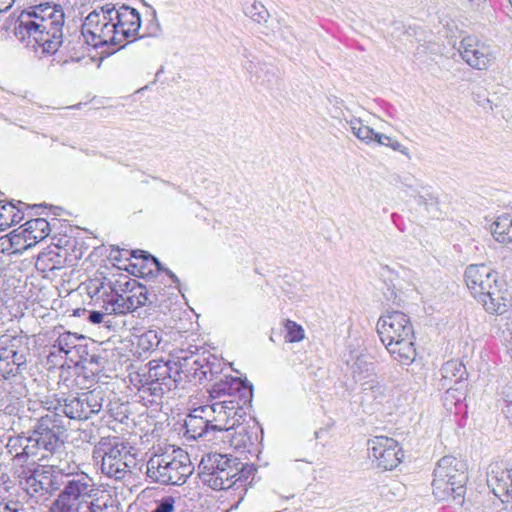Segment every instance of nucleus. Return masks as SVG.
<instances>
[{
  "mask_svg": "<svg viewBox=\"0 0 512 512\" xmlns=\"http://www.w3.org/2000/svg\"><path fill=\"white\" fill-rule=\"evenodd\" d=\"M201 356L194 351L180 349L173 354V360H151L129 373L130 383L137 389L140 401L146 406H159L164 394L175 389L182 375L190 381L200 382V370L195 357Z\"/></svg>",
  "mask_w": 512,
  "mask_h": 512,
  "instance_id": "obj_3",
  "label": "nucleus"
},
{
  "mask_svg": "<svg viewBox=\"0 0 512 512\" xmlns=\"http://www.w3.org/2000/svg\"><path fill=\"white\" fill-rule=\"evenodd\" d=\"M63 477L57 498L50 512H82L96 493V484L92 477L72 462L63 464Z\"/></svg>",
  "mask_w": 512,
  "mask_h": 512,
  "instance_id": "obj_5",
  "label": "nucleus"
},
{
  "mask_svg": "<svg viewBox=\"0 0 512 512\" xmlns=\"http://www.w3.org/2000/svg\"><path fill=\"white\" fill-rule=\"evenodd\" d=\"M175 498L167 496L162 498L157 507L152 512H173L174 511Z\"/></svg>",
  "mask_w": 512,
  "mask_h": 512,
  "instance_id": "obj_48",
  "label": "nucleus"
},
{
  "mask_svg": "<svg viewBox=\"0 0 512 512\" xmlns=\"http://www.w3.org/2000/svg\"><path fill=\"white\" fill-rule=\"evenodd\" d=\"M352 375L356 382L361 384L373 377H376V365L363 357H358L352 366Z\"/></svg>",
  "mask_w": 512,
  "mask_h": 512,
  "instance_id": "obj_34",
  "label": "nucleus"
},
{
  "mask_svg": "<svg viewBox=\"0 0 512 512\" xmlns=\"http://www.w3.org/2000/svg\"><path fill=\"white\" fill-rule=\"evenodd\" d=\"M11 240H13V248L16 254L21 253L23 250H26L32 247L30 240H28V235L24 233V229L19 231L13 230L11 233L7 234Z\"/></svg>",
  "mask_w": 512,
  "mask_h": 512,
  "instance_id": "obj_40",
  "label": "nucleus"
},
{
  "mask_svg": "<svg viewBox=\"0 0 512 512\" xmlns=\"http://www.w3.org/2000/svg\"><path fill=\"white\" fill-rule=\"evenodd\" d=\"M12 244H13V240H11L8 235L1 236L0 237V253L16 254Z\"/></svg>",
  "mask_w": 512,
  "mask_h": 512,
  "instance_id": "obj_51",
  "label": "nucleus"
},
{
  "mask_svg": "<svg viewBox=\"0 0 512 512\" xmlns=\"http://www.w3.org/2000/svg\"><path fill=\"white\" fill-rule=\"evenodd\" d=\"M161 271L165 272L166 275L172 281V283L175 284L176 288H178V290L181 291V289H180L181 283H180L179 278L171 270H169L167 268H164L163 266H162V270Z\"/></svg>",
  "mask_w": 512,
  "mask_h": 512,
  "instance_id": "obj_60",
  "label": "nucleus"
},
{
  "mask_svg": "<svg viewBox=\"0 0 512 512\" xmlns=\"http://www.w3.org/2000/svg\"><path fill=\"white\" fill-rule=\"evenodd\" d=\"M5 371H0V383L1 387H3L5 390L8 391L9 394L13 396V391L11 389L12 383L8 381V379H5Z\"/></svg>",
  "mask_w": 512,
  "mask_h": 512,
  "instance_id": "obj_59",
  "label": "nucleus"
},
{
  "mask_svg": "<svg viewBox=\"0 0 512 512\" xmlns=\"http://www.w3.org/2000/svg\"><path fill=\"white\" fill-rule=\"evenodd\" d=\"M14 2L15 0H0V13L10 9Z\"/></svg>",
  "mask_w": 512,
  "mask_h": 512,
  "instance_id": "obj_61",
  "label": "nucleus"
},
{
  "mask_svg": "<svg viewBox=\"0 0 512 512\" xmlns=\"http://www.w3.org/2000/svg\"><path fill=\"white\" fill-rule=\"evenodd\" d=\"M82 512H109V508L105 504H99L90 499Z\"/></svg>",
  "mask_w": 512,
  "mask_h": 512,
  "instance_id": "obj_55",
  "label": "nucleus"
},
{
  "mask_svg": "<svg viewBox=\"0 0 512 512\" xmlns=\"http://www.w3.org/2000/svg\"><path fill=\"white\" fill-rule=\"evenodd\" d=\"M464 278L467 288L475 299L499 283L497 273L485 264L469 265L465 270Z\"/></svg>",
  "mask_w": 512,
  "mask_h": 512,
  "instance_id": "obj_18",
  "label": "nucleus"
},
{
  "mask_svg": "<svg viewBox=\"0 0 512 512\" xmlns=\"http://www.w3.org/2000/svg\"><path fill=\"white\" fill-rule=\"evenodd\" d=\"M24 233L28 235L32 246L38 241L45 239L50 233V224L44 218H36L27 221L23 225Z\"/></svg>",
  "mask_w": 512,
  "mask_h": 512,
  "instance_id": "obj_29",
  "label": "nucleus"
},
{
  "mask_svg": "<svg viewBox=\"0 0 512 512\" xmlns=\"http://www.w3.org/2000/svg\"><path fill=\"white\" fill-rule=\"evenodd\" d=\"M211 356L212 355H208V356L201 355V356L195 357V364L198 367L197 369L200 370V372H201V374H199L200 382L203 380L209 379L210 372L208 371V369H209L208 367L211 364Z\"/></svg>",
  "mask_w": 512,
  "mask_h": 512,
  "instance_id": "obj_44",
  "label": "nucleus"
},
{
  "mask_svg": "<svg viewBox=\"0 0 512 512\" xmlns=\"http://www.w3.org/2000/svg\"><path fill=\"white\" fill-rule=\"evenodd\" d=\"M139 27L138 10L125 4H105L87 15L81 35L69 40L54 61L61 65L79 62L89 50L88 46L122 45L130 38L135 39Z\"/></svg>",
  "mask_w": 512,
  "mask_h": 512,
  "instance_id": "obj_1",
  "label": "nucleus"
},
{
  "mask_svg": "<svg viewBox=\"0 0 512 512\" xmlns=\"http://www.w3.org/2000/svg\"><path fill=\"white\" fill-rule=\"evenodd\" d=\"M490 314H503L507 311L511 297L502 284H496L476 298Z\"/></svg>",
  "mask_w": 512,
  "mask_h": 512,
  "instance_id": "obj_21",
  "label": "nucleus"
},
{
  "mask_svg": "<svg viewBox=\"0 0 512 512\" xmlns=\"http://www.w3.org/2000/svg\"><path fill=\"white\" fill-rule=\"evenodd\" d=\"M433 493L440 499L452 497L463 500L468 481L466 463L454 456H444L438 462L433 472Z\"/></svg>",
  "mask_w": 512,
  "mask_h": 512,
  "instance_id": "obj_10",
  "label": "nucleus"
},
{
  "mask_svg": "<svg viewBox=\"0 0 512 512\" xmlns=\"http://www.w3.org/2000/svg\"><path fill=\"white\" fill-rule=\"evenodd\" d=\"M442 386L460 383L468 376L465 365L459 360H449L441 367Z\"/></svg>",
  "mask_w": 512,
  "mask_h": 512,
  "instance_id": "obj_27",
  "label": "nucleus"
},
{
  "mask_svg": "<svg viewBox=\"0 0 512 512\" xmlns=\"http://www.w3.org/2000/svg\"><path fill=\"white\" fill-rule=\"evenodd\" d=\"M389 148H391L393 151H396V152H399L401 153L402 155H404L407 159H411V154L409 152V149L404 146L400 141H398L397 139H392L390 144L387 146Z\"/></svg>",
  "mask_w": 512,
  "mask_h": 512,
  "instance_id": "obj_52",
  "label": "nucleus"
},
{
  "mask_svg": "<svg viewBox=\"0 0 512 512\" xmlns=\"http://www.w3.org/2000/svg\"><path fill=\"white\" fill-rule=\"evenodd\" d=\"M209 409L207 406L194 409L185 419L183 428L188 439L196 440L201 437H207L211 431H218L212 428L213 420H209Z\"/></svg>",
  "mask_w": 512,
  "mask_h": 512,
  "instance_id": "obj_20",
  "label": "nucleus"
},
{
  "mask_svg": "<svg viewBox=\"0 0 512 512\" xmlns=\"http://www.w3.org/2000/svg\"><path fill=\"white\" fill-rule=\"evenodd\" d=\"M434 197L431 194L426 195H418L417 196V202L418 204H428L429 201H433Z\"/></svg>",
  "mask_w": 512,
  "mask_h": 512,
  "instance_id": "obj_62",
  "label": "nucleus"
},
{
  "mask_svg": "<svg viewBox=\"0 0 512 512\" xmlns=\"http://www.w3.org/2000/svg\"><path fill=\"white\" fill-rule=\"evenodd\" d=\"M103 295H106L107 298L103 300L104 304L102 306L101 313L104 315L106 319H111L110 316L118 315V313L115 308V304H113L110 294L105 290L103 292Z\"/></svg>",
  "mask_w": 512,
  "mask_h": 512,
  "instance_id": "obj_46",
  "label": "nucleus"
},
{
  "mask_svg": "<svg viewBox=\"0 0 512 512\" xmlns=\"http://www.w3.org/2000/svg\"><path fill=\"white\" fill-rule=\"evenodd\" d=\"M285 340L289 343L300 342L305 337L304 329L295 321L286 320L284 323Z\"/></svg>",
  "mask_w": 512,
  "mask_h": 512,
  "instance_id": "obj_39",
  "label": "nucleus"
},
{
  "mask_svg": "<svg viewBox=\"0 0 512 512\" xmlns=\"http://www.w3.org/2000/svg\"><path fill=\"white\" fill-rule=\"evenodd\" d=\"M208 368H209L208 371L210 372L208 380H213L216 375L221 373L222 363L214 355H212L211 356V364Z\"/></svg>",
  "mask_w": 512,
  "mask_h": 512,
  "instance_id": "obj_53",
  "label": "nucleus"
},
{
  "mask_svg": "<svg viewBox=\"0 0 512 512\" xmlns=\"http://www.w3.org/2000/svg\"><path fill=\"white\" fill-rule=\"evenodd\" d=\"M65 260L66 255H62L60 253V247L55 245L39 253L35 262V268L44 278H47L56 270L63 268Z\"/></svg>",
  "mask_w": 512,
  "mask_h": 512,
  "instance_id": "obj_22",
  "label": "nucleus"
},
{
  "mask_svg": "<svg viewBox=\"0 0 512 512\" xmlns=\"http://www.w3.org/2000/svg\"><path fill=\"white\" fill-rule=\"evenodd\" d=\"M346 126L349 128L351 133L361 142L370 145L373 143L374 130L365 125L360 118L350 116V119H346Z\"/></svg>",
  "mask_w": 512,
  "mask_h": 512,
  "instance_id": "obj_33",
  "label": "nucleus"
},
{
  "mask_svg": "<svg viewBox=\"0 0 512 512\" xmlns=\"http://www.w3.org/2000/svg\"><path fill=\"white\" fill-rule=\"evenodd\" d=\"M377 333L390 357L403 366L417 356L415 332L410 317L402 311H386L377 321Z\"/></svg>",
  "mask_w": 512,
  "mask_h": 512,
  "instance_id": "obj_4",
  "label": "nucleus"
},
{
  "mask_svg": "<svg viewBox=\"0 0 512 512\" xmlns=\"http://www.w3.org/2000/svg\"><path fill=\"white\" fill-rule=\"evenodd\" d=\"M194 465L189 454L181 448L167 449L154 454L147 462V477L161 485H182L192 475Z\"/></svg>",
  "mask_w": 512,
  "mask_h": 512,
  "instance_id": "obj_7",
  "label": "nucleus"
},
{
  "mask_svg": "<svg viewBox=\"0 0 512 512\" xmlns=\"http://www.w3.org/2000/svg\"><path fill=\"white\" fill-rule=\"evenodd\" d=\"M369 457L377 467L384 470L396 468L403 458L398 442L386 436H377L368 441Z\"/></svg>",
  "mask_w": 512,
  "mask_h": 512,
  "instance_id": "obj_14",
  "label": "nucleus"
},
{
  "mask_svg": "<svg viewBox=\"0 0 512 512\" xmlns=\"http://www.w3.org/2000/svg\"><path fill=\"white\" fill-rule=\"evenodd\" d=\"M84 408L87 412V418L99 413L105 402V392L101 388H95L91 391L80 394Z\"/></svg>",
  "mask_w": 512,
  "mask_h": 512,
  "instance_id": "obj_32",
  "label": "nucleus"
},
{
  "mask_svg": "<svg viewBox=\"0 0 512 512\" xmlns=\"http://www.w3.org/2000/svg\"><path fill=\"white\" fill-rule=\"evenodd\" d=\"M31 433H20L11 435L5 445L6 453L10 456L13 467L25 468L24 464L30 458L41 457L40 448L37 446Z\"/></svg>",
  "mask_w": 512,
  "mask_h": 512,
  "instance_id": "obj_16",
  "label": "nucleus"
},
{
  "mask_svg": "<svg viewBox=\"0 0 512 512\" xmlns=\"http://www.w3.org/2000/svg\"><path fill=\"white\" fill-rule=\"evenodd\" d=\"M459 53L471 68L477 70H486L492 61L490 46L475 36H467L461 40Z\"/></svg>",
  "mask_w": 512,
  "mask_h": 512,
  "instance_id": "obj_17",
  "label": "nucleus"
},
{
  "mask_svg": "<svg viewBox=\"0 0 512 512\" xmlns=\"http://www.w3.org/2000/svg\"><path fill=\"white\" fill-rule=\"evenodd\" d=\"M232 457H229L227 454L220 453H208L203 456L199 469L203 476L215 475L218 471L225 468V466L232 460Z\"/></svg>",
  "mask_w": 512,
  "mask_h": 512,
  "instance_id": "obj_28",
  "label": "nucleus"
},
{
  "mask_svg": "<svg viewBox=\"0 0 512 512\" xmlns=\"http://www.w3.org/2000/svg\"><path fill=\"white\" fill-rule=\"evenodd\" d=\"M91 348H94V344L89 343L85 336L66 331L59 334L51 345L48 360L52 363L63 360L62 365L66 364L69 367L82 365L86 369L87 364L98 365L100 360Z\"/></svg>",
  "mask_w": 512,
  "mask_h": 512,
  "instance_id": "obj_11",
  "label": "nucleus"
},
{
  "mask_svg": "<svg viewBox=\"0 0 512 512\" xmlns=\"http://www.w3.org/2000/svg\"><path fill=\"white\" fill-rule=\"evenodd\" d=\"M109 294L115 304V308L117 310L118 315H125L128 312L127 303L125 299V295L119 294L116 290H114L111 286H109Z\"/></svg>",
  "mask_w": 512,
  "mask_h": 512,
  "instance_id": "obj_42",
  "label": "nucleus"
},
{
  "mask_svg": "<svg viewBox=\"0 0 512 512\" xmlns=\"http://www.w3.org/2000/svg\"><path fill=\"white\" fill-rule=\"evenodd\" d=\"M212 428L222 432V441L229 443L234 450L239 452H251L258 442L259 433L262 432L258 423L250 417L238 424L233 422L229 426L214 425Z\"/></svg>",
  "mask_w": 512,
  "mask_h": 512,
  "instance_id": "obj_13",
  "label": "nucleus"
},
{
  "mask_svg": "<svg viewBox=\"0 0 512 512\" xmlns=\"http://www.w3.org/2000/svg\"><path fill=\"white\" fill-rule=\"evenodd\" d=\"M399 216L397 214H392V220L394 223H396V219L398 218Z\"/></svg>",
  "mask_w": 512,
  "mask_h": 512,
  "instance_id": "obj_64",
  "label": "nucleus"
},
{
  "mask_svg": "<svg viewBox=\"0 0 512 512\" xmlns=\"http://www.w3.org/2000/svg\"><path fill=\"white\" fill-rule=\"evenodd\" d=\"M137 338V347L143 352L153 351L158 347L161 341V338L156 330L144 331Z\"/></svg>",
  "mask_w": 512,
  "mask_h": 512,
  "instance_id": "obj_38",
  "label": "nucleus"
},
{
  "mask_svg": "<svg viewBox=\"0 0 512 512\" xmlns=\"http://www.w3.org/2000/svg\"><path fill=\"white\" fill-rule=\"evenodd\" d=\"M464 399V393L458 392L457 389L452 387L447 388L446 392L442 397L443 405L445 408L454 414H458L460 412V407L462 406V400Z\"/></svg>",
  "mask_w": 512,
  "mask_h": 512,
  "instance_id": "obj_37",
  "label": "nucleus"
},
{
  "mask_svg": "<svg viewBox=\"0 0 512 512\" xmlns=\"http://www.w3.org/2000/svg\"><path fill=\"white\" fill-rule=\"evenodd\" d=\"M131 257L137 260L133 267L138 269L139 275L142 277L153 275L154 272L162 270V264L159 260L143 250L132 251Z\"/></svg>",
  "mask_w": 512,
  "mask_h": 512,
  "instance_id": "obj_26",
  "label": "nucleus"
},
{
  "mask_svg": "<svg viewBox=\"0 0 512 512\" xmlns=\"http://www.w3.org/2000/svg\"><path fill=\"white\" fill-rule=\"evenodd\" d=\"M63 464H37L33 468L16 469L19 487L31 501L44 504L50 501L60 489Z\"/></svg>",
  "mask_w": 512,
  "mask_h": 512,
  "instance_id": "obj_6",
  "label": "nucleus"
},
{
  "mask_svg": "<svg viewBox=\"0 0 512 512\" xmlns=\"http://www.w3.org/2000/svg\"><path fill=\"white\" fill-rule=\"evenodd\" d=\"M7 210L9 209V216L7 222H9V227L19 223L23 219V212L17 209L12 203L6 204Z\"/></svg>",
  "mask_w": 512,
  "mask_h": 512,
  "instance_id": "obj_49",
  "label": "nucleus"
},
{
  "mask_svg": "<svg viewBox=\"0 0 512 512\" xmlns=\"http://www.w3.org/2000/svg\"><path fill=\"white\" fill-rule=\"evenodd\" d=\"M121 255V251L117 248V249H113L110 253V256L116 260V261H119L120 260V256Z\"/></svg>",
  "mask_w": 512,
  "mask_h": 512,
  "instance_id": "obj_63",
  "label": "nucleus"
},
{
  "mask_svg": "<svg viewBox=\"0 0 512 512\" xmlns=\"http://www.w3.org/2000/svg\"><path fill=\"white\" fill-rule=\"evenodd\" d=\"M240 470L237 468V458L232 459L225 468L215 475L205 476L203 479L214 490H226L236 484L235 478Z\"/></svg>",
  "mask_w": 512,
  "mask_h": 512,
  "instance_id": "obj_23",
  "label": "nucleus"
},
{
  "mask_svg": "<svg viewBox=\"0 0 512 512\" xmlns=\"http://www.w3.org/2000/svg\"><path fill=\"white\" fill-rule=\"evenodd\" d=\"M28 354L26 336L5 334L0 337V371H5V379L12 383L11 389L15 398L25 393L20 369L26 365Z\"/></svg>",
  "mask_w": 512,
  "mask_h": 512,
  "instance_id": "obj_9",
  "label": "nucleus"
},
{
  "mask_svg": "<svg viewBox=\"0 0 512 512\" xmlns=\"http://www.w3.org/2000/svg\"><path fill=\"white\" fill-rule=\"evenodd\" d=\"M65 427L63 418L57 412H49L37 419L31 434L41 451V458L54 455L64 446Z\"/></svg>",
  "mask_w": 512,
  "mask_h": 512,
  "instance_id": "obj_12",
  "label": "nucleus"
},
{
  "mask_svg": "<svg viewBox=\"0 0 512 512\" xmlns=\"http://www.w3.org/2000/svg\"><path fill=\"white\" fill-rule=\"evenodd\" d=\"M349 109L344 105L343 100L335 98L331 109V116L341 122L346 123V119H350Z\"/></svg>",
  "mask_w": 512,
  "mask_h": 512,
  "instance_id": "obj_41",
  "label": "nucleus"
},
{
  "mask_svg": "<svg viewBox=\"0 0 512 512\" xmlns=\"http://www.w3.org/2000/svg\"><path fill=\"white\" fill-rule=\"evenodd\" d=\"M57 403L54 409L61 411L66 417L74 420L88 419L80 394L58 399Z\"/></svg>",
  "mask_w": 512,
  "mask_h": 512,
  "instance_id": "obj_25",
  "label": "nucleus"
},
{
  "mask_svg": "<svg viewBox=\"0 0 512 512\" xmlns=\"http://www.w3.org/2000/svg\"><path fill=\"white\" fill-rule=\"evenodd\" d=\"M125 299H126L127 308H128L129 313L135 311L136 309H138L140 307V302H139L138 298L136 297V295L134 294L133 290L130 291V294L125 295Z\"/></svg>",
  "mask_w": 512,
  "mask_h": 512,
  "instance_id": "obj_54",
  "label": "nucleus"
},
{
  "mask_svg": "<svg viewBox=\"0 0 512 512\" xmlns=\"http://www.w3.org/2000/svg\"><path fill=\"white\" fill-rule=\"evenodd\" d=\"M492 235L494 239L503 244L512 242V216L502 214L492 224Z\"/></svg>",
  "mask_w": 512,
  "mask_h": 512,
  "instance_id": "obj_31",
  "label": "nucleus"
},
{
  "mask_svg": "<svg viewBox=\"0 0 512 512\" xmlns=\"http://www.w3.org/2000/svg\"><path fill=\"white\" fill-rule=\"evenodd\" d=\"M244 14L257 24H265L270 18L267 8L257 0H251L243 6Z\"/></svg>",
  "mask_w": 512,
  "mask_h": 512,
  "instance_id": "obj_35",
  "label": "nucleus"
},
{
  "mask_svg": "<svg viewBox=\"0 0 512 512\" xmlns=\"http://www.w3.org/2000/svg\"><path fill=\"white\" fill-rule=\"evenodd\" d=\"M65 14L59 4L49 2L8 17L3 24L19 42L39 56L55 54L63 43Z\"/></svg>",
  "mask_w": 512,
  "mask_h": 512,
  "instance_id": "obj_2",
  "label": "nucleus"
},
{
  "mask_svg": "<svg viewBox=\"0 0 512 512\" xmlns=\"http://www.w3.org/2000/svg\"><path fill=\"white\" fill-rule=\"evenodd\" d=\"M237 468L240 470L239 474L236 476L235 481L237 482H246L248 478L257 471L256 467L253 464H243L237 460Z\"/></svg>",
  "mask_w": 512,
  "mask_h": 512,
  "instance_id": "obj_45",
  "label": "nucleus"
},
{
  "mask_svg": "<svg viewBox=\"0 0 512 512\" xmlns=\"http://www.w3.org/2000/svg\"><path fill=\"white\" fill-rule=\"evenodd\" d=\"M14 482L10 479L9 475L0 473V493L10 492L13 488Z\"/></svg>",
  "mask_w": 512,
  "mask_h": 512,
  "instance_id": "obj_56",
  "label": "nucleus"
},
{
  "mask_svg": "<svg viewBox=\"0 0 512 512\" xmlns=\"http://www.w3.org/2000/svg\"><path fill=\"white\" fill-rule=\"evenodd\" d=\"M0 512H24V508L17 501L0 500Z\"/></svg>",
  "mask_w": 512,
  "mask_h": 512,
  "instance_id": "obj_50",
  "label": "nucleus"
},
{
  "mask_svg": "<svg viewBox=\"0 0 512 512\" xmlns=\"http://www.w3.org/2000/svg\"><path fill=\"white\" fill-rule=\"evenodd\" d=\"M150 16L151 18L149 22L145 25L144 33L142 35H140L139 32H137V36L135 37V39L130 38L124 43H122V45L118 46L120 48H123L127 43L134 42L135 40L143 37H157L161 32V26L157 18L156 10L152 9L150 12ZM139 28H141V26ZM138 31H140V29H138Z\"/></svg>",
  "mask_w": 512,
  "mask_h": 512,
  "instance_id": "obj_36",
  "label": "nucleus"
},
{
  "mask_svg": "<svg viewBox=\"0 0 512 512\" xmlns=\"http://www.w3.org/2000/svg\"><path fill=\"white\" fill-rule=\"evenodd\" d=\"M88 319L93 324H103L106 328L111 329L113 327L112 319H106L101 311H91Z\"/></svg>",
  "mask_w": 512,
  "mask_h": 512,
  "instance_id": "obj_47",
  "label": "nucleus"
},
{
  "mask_svg": "<svg viewBox=\"0 0 512 512\" xmlns=\"http://www.w3.org/2000/svg\"><path fill=\"white\" fill-rule=\"evenodd\" d=\"M94 458H101V472L109 478L122 480L137 465L136 450L118 437H104L95 446Z\"/></svg>",
  "mask_w": 512,
  "mask_h": 512,
  "instance_id": "obj_8",
  "label": "nucleus"
},
{
  "mask_svg": "<svg viewBox=\"0 0 512 512\" xmlns=\"http://www.w3.org/2000/svg\"><path fill=\"white\" fill-rule=\"evenodd\" d=\"M209 393L212 399L218 401L239 398L240 404H251L253 397L252 385L232 376H225L214 383Z\"/></svg>",
  "mask_w": 512,
  "mask_h": 512,
  "instance_id": "obj_15",
  "label": "nucleus"
},
{
  "mask_svg": "<svg viewBox=\"0 0 512 512\" xmlns=\"http://www.w3.org/2000/svg\"><path fill=\"white\" fill-rule=\"evenodd\" d=\"M99 371H62L60 387L68 390L88 388Z\"/></svg>",
  "mask_w": 512,
  "mask_h": 512,
  "instance_id": "obj_24",
  "label": "nucleus"
},
{
  "mask_svg": "<svg viewBox=\"0 0 512 512\" xmlns=\"http://www.w3.org/2000/svg\"><path fill=\"white\" fill-rule=\"evenodd\" d=\"M133 291L140 302V307L147 304L151 305L158 301L157 295L151 294L146 287L139 286L138 288L133 289Z\"/></svg>",
  "mask_w": 512,
  "mask_h": 512,
  "instance_id": "obj_43",
  "label": "nucleus"
},
{
  "mask_svg": "<svg viewBox=\"0 0 512 512\" xmlns=\"http://www.w3.org/2000/svg\"><path fill=\"white\" fill-rule=\"evenodd\" d=\"M373 137H374L373 143H377L378 145L386 146V147L390 144L391 140L393 139L392 137H390L386 134L378 133L375 131H374Z\"/></svg>",
  "mask_w": 512,
  "mask_h": 512,
  "instance_id": "obj_58",
  "label": "nucleus"
},
{
  "mask_svg": "<svg viewBox=\"0 0 512 512\" xmlns=\"http://www.w3.org/2000/svg\"><path fill=\"white\" fill-rule=\"evenodd\" d=\"M386 392V386L377 377L366 380L361 385L363 401L381 403L386 398Z\"/></svg>",
  "mask_w": 512,
  "mask_h": 512,
  "instance_id": "obj_30",
  "label": "nucleus"
},
{
  "mask_svg": "<svg viewBox=\"0 0 512 512\" xmlns=\"http://www.w3.org/2000/svg\"><path fill=\"white\" fill-rule=\"evenodd\" d=\"M9 216V209L7 210L6 204L0 206V232L9 228V222H7Z\"/></svg>",
  "mask_w": 512,
  "mask_h": 512,
  "instance_id": "obj_57",
  "label": "nucleus"
},
{
  "mask_svg": "<svg viewBox=\"0 0 512 512\" xmlns=\"http://www.w3.org/2000/svg\"><path fill=\"white\" fill-rule=\"evenodd\" d=\"M239 398L236 400H220L214 402L212 405L207 406L209 412H213L215 417L214 425L229 426L235 422L238 424L247 420V409L250 404H240Z\"/></svg>",
  "mask_w": 512,
  "mask_h": 512,
  "instance_id": "obj_19",
  "label": "nucleus"
}]
</instances>
